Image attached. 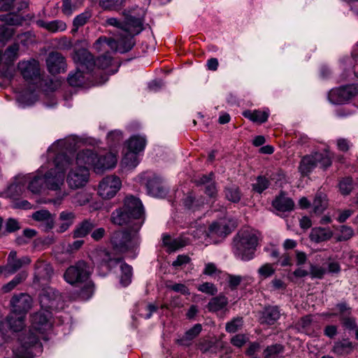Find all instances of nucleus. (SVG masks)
<instances>
[{
  "label": "nucleus",
  "instance_id": "nucleus-44",
  "mask_svg": "<svg viewBox=\"0 0 358 358\" xmlns=\"http://www.w3.org/2000/svg\"><path fill=\"white\" fill-rule=\"evenodd\" d=\"M125 0H100L99 5L105 10H117L124 6Z\"/></svg>",
  "mask_w": 358,
  "mask_h": 358
},
{
  "label": "nucleus",
  "instance_id": "nucleus-59",
  "mask_svg": "<svg viewBox=\"0 0 358 358\" xmlns=\"http://www.w3.org/2000/svg\"><path fill=\"white\" fill-rule=\"evenodd\" d=\"M299 325L306 331L308 332L310 329L311 326L313 325V317L310 315H306L303 317H302L299 322Z\"/></svg>",
  "mask_w": 358,
  "mask_h": 358
},
{
  "label": "nucleus",
  "instance_id": "nucleus-42",
  "mask_svg": "<svg viewBox=\"0 0 358 358\" xmlns=\"http://www.w3.org/2000/svg\"><path fill=\"white\" fill-rule=\"evenodd\" d=\"M352 344L348 340H343L335 343L332 352L338 355L349 354L352 350Z\"/></svg>",
  "mask_w": 358,
  "mask_h": 358
},
{
  "label": "nucleus",
  "instance_id": "nucleus-48",
  "mask_svg": "<svg viewBox=\"0 0 358 358\" xmlns=\"http://www.w3.org/2000/svg\"><path fill=\"white\" fill-rule=\"evenodd\" d=\"M225 196L229 201L237 203L240 201L241 195L238 188L233 186L225 189Z\"/></svg>",
  "mask_w": 358,
  "mask_h": 358
},
{
  "label": "nucleus",
  "instance_id": "nucleus-23",
  "mask_svg": "<svg viewBox=\"0 0 358 358\" xmlns=\"http://www.w3.org/2000/svg\"><path fill=\"white\" fill-rule=\"evenodd\" d=\"M20 346L14 350V358H32V353L29 349L37 344V338L33 336L31 338L30 341H25V337L19 338Z\"/></svg>",
  "mask_w": 358,
  "mask_h": 358
},
{
  "label": "nucleus",
  "instance_id": "nucleus-24",
  "mask_svg": "<svg viewBox=\"0 0 358 358\" xmlns=\"http://www.w3.org/2000/svg\"><path fill=\"white\" fill-rule=\"evenodd\" d=\"M146 185L148 194L152 196L163 198L167 194V189L158 177H153L148 181Z\"/></svg>",
  "mask_w": 358,
  "mask_h": 358
},
{
  "label": "nucleus",
  "instance_id": "nucleus-31",
  "mask_svg": "<svg viewBox=\"0 0 358 358\" xmlns=\"http://www.w3.org/2000/svg\"><path fill=\"white\" fill-rule=\"evenodd\" d=\"M273 206L280 212H287L293 210L294 203L290 198L280 194L273 201Z\"/></svg>",
  "mask_w": 358,
  "mask_h": 358
},
{
  "label": "nucleus",
  "instance_id": "nucleus-52",
  "mask_svg": "<svg viewBox=\"0 0 358 358\" xmlns=\"http://www.w3.org/2000/svg\"><path fill=\"white\" fill-rule=\"evenodd\" d=\"M259 275L263 278L271 277L275 273V268L271 264H265L260 266L257 271Z\"/></svg>",
  "mask_w": 358,
  "mask_h": 358
},
{
  "label": "nucleus",
  "instance_id": "nucleus-12",
  "mask_svg": "<svg viewBox=\"0 0 358 358\" xmlns=\"http://www.w3.org/2000/svg\"><path fill=\"white\" fill-rule=\"evenodd\" d=\"M92 258L97 265L99 274L101 276L106 275L121 261L120 258H112L110 253L105 249L94 251Z\"/></svg>",
  "mask_w": 358,
  "mask_h": 358
},
{
  "label": "nucleus",
  "instance_id": "nucleus-18",
  "mask_svg": "<svg viewBox=\"0 0 358 358\" xmlns=\"http://www.w3.org/2000/svg\"><path fill=\"white\" fill-rule=\"evenodd\" d=\"M46 64L48 70L51 74L63 73L66 69L65 57L58 52H52L48 55Z\"/></svg>",
  "mask_w": 358,
  "mask_h": 358
},
{
  "label": "nucleus",
  "instance_id": "nucleus-4",
  "mask_svg": "<svg viewBox=\"0 0 358 358\" xmlns=\"http://www.w3.org/2000/svg\"><path fill=\"white\" fill-rule=\"evenodd\" d=\"M77 162L79 164H87L96 173L113 169L117 162L116 153L109 152L98 155L91 150H83L77 154Z\"/></svg>",
  "mask_w": 358,
  "mask_h": 358
},
{
  "label": "nucleus",
  "instance_id": "nucleus-16",
  "mask_svg": "<svg viewBox=\"0 0 358 358\" xmlns=\"http://www.w3.org/2000/svg\"><path fill=\"white\" fill-rule=\"evenodd\" d=\"M39 300L41 308L46 311H49V310H55L59 308L61 296L55 289L48 287L42 290Z\"/></svg>",
  "mask_w": 358,
  "mask_h": 358
},
{
  "label": "nucleus",
  "instance_id": "nucleus-62",
  "mask_svg": "<svg viewBox=\"0 0 358 358\" xmlns=\"http://www.w3.org/2000/svg\"><path fill=\"white\" fill-rule=\"evenodd\" d=\"M0 20L6 22L8 25H15L20 23L18 17L11 13L1 15Z\"/></svg>",
  "mask_w": 358,
  "mask_h": 358
},
{
  "label": "nucleus",
  "instance_id": "nucleus-33",
  "mask_svg": "<svg viewBox=\"0 0 358 358\" xmlns=\"http://www.w3.org/2000/svg\"><path fill=\"white\" fill-rule=\"evenodd\" d=\"M228 303V299L224 295L220 294L209 301L207 308L210 312L217 313L226 309Z\"/></svg>",
  "mask_w": 358,
  "mask_h": 358
},
{
  "label": "nucleus",
  "instance_id": "nucleus-25",
  "mask_svg": "<svg viewBox=\"0 0 358 358\" xmlns=\"http://www.w3.org/2000/svg\"><path fill=\"white\" fill-rule=\"evenodd\" d=\"M333 234L330 228L318 227L312 229L309 238L311 241L318 243L329 240Z\"/></svg>",
  "mask_w": 358,
  "mask_h": 358
},
{
  "label": "nucleus",
  "instance_id": "nucleus-35",
  "mask_svg": "<svg viewBox=\"0 0 358 358\" xmlns=\"http://www.w3.org/2000/svg\"><path fill=\"white\" fill-rule=\"evenodd\" d=\"M25 315L11 313L8 316L6 324L13 331H20L24 326Z\"/></svg>",
  "mask_w": 358,
  "mask_h": 358
},
{
  "label": "nucleus",
  "instance_id": "nucleus-21",
  "mask_svg": "<svg viewBox=\"0 0 358 358\" xmlns=\"http://www.w3.org/2000/svg\"><path fill=\"white\" fill-rule=\"evenodd\" d=\"M31 259L27 256L17 258L16 251H11L7 258V268L8 275L14 274L25 265L31 263Z\"/></svg>",
  "mask_w": 358,
  "mask_h": 358
},
{
  "label": "nucleus",
  "instance_id": "nucleus-34",
  "mask_svg": "<svg viewBox=\"0 0 358 358\" xmlns=\"http://www.w3.org/2000/svg\"><path fill=\"white\" fill-rule=\"evenodd\" d=\"M231 227H234V224H232ZM209 231L211 235L225 236L230 233L231 226L227 224L225 220H221L219 222H213L209 227Z\"/></svg>",
  "mask_w": 358,
  "mask_h": 358
},
{
  "label": "nucleus",
  "instance_id": "nucleus-38",
  "mask_svg": "<svg viewBox=\"0 0 358 358\" xmlns=\"http://www.w3.org/2000/svg\"><path fill=\"white\" fill-rule=\"evenodd\" d=\"M213 174L211 173L208 176H203L200 178L196 182L199 185H206L205 192L210 198H214L217 195V189L214 182L212 181V176Z\"/></svg>",
  "mask_w": 358,
  "mask_h": 358
},
{
  "label": "nucleus",
  "instance_id": "nucleus-55",
  "mask_svg": "<svg viewBox=\"0 0 358 358\" xmlns=\"http://www.w3.org/2000/svg\"><path fill=\"white\" fill-rule=\"evenodd\" d=\"M339 189L342 194H349L352 189V180L350 178H343L339 183Z\"/></svg>",
  "mask_w": 358,
  "mask_h": 358
},
{
  "label": "nucleus",
  "instance_id": "nucleus-32",
  "mask_svg": "<svg viewBox=\"0 0 358 358\" xmlns=\"http://www.w3.org/2000/svg\"><path fill=\"white\" fill-rule=\"evenodd\" d=\"M36 23L38 27L44 28L52 33L63 31L66 29V23L58 20L50 22L38 20Z\"/></svg>",
  "mask_w": 358,
  "mask_h": 358
},
{
  "label": "nucleus",
  "instance_id": "nucleus-47",
  "mask_svg": "<svg viewBox=\"0 0 358 358\" xmlns=\"http://www.w3.org/2000/svg\"><path fill=\"white\" fill-rule=\"evenodd\" d=\"M243 324V318L237 317L228 322L226 324L225 329L228 333H235L242 328Z\"/></svg>",
  "mask_w": 358,
  "mask_h": 358
},
{
  "label": "nucleus",
  "instance_id": "nucleus-6",
  "mask_svg": "<svg viewBox=\"0 0 358 358\" xmlns=\"http://www.w3.org/2000/svg\"><path fill=\"white\" fill-rule=\"evenodd\" d=\"M44 171V166H41L35 173L17 176L15 182L8 187L9 194L13 196L20 194L26 183L31 193L39 194L45 186L42 178Z\"/></svg>",
  "mask_w": 358,
  "mask_h": 358
},
{
  "label": "nucleus",
  "instance_id": "nucleus-51",
  "mask_svg": "<svg viewBox=\"0 0 358 358\" xmlns=\"http://www.w3.org/2000/svg\"><path fill=\"white\" fill-rule=\"evenodd\" d=\"M14 29L8 26L0 27V43H6L14 34Z\"/></svg>",
  "mask_w": 358,
  "mask_h": 358
},
{
  "label": "nucleus",
  "instance_id": "nucleus-54",
  "mask_svg": "<svg viewBox=\"0 0 358 358\" xmlns=\"http://www.w3.org/2000/svg\"><path fill=\"white\" fill-rule=\"evenodd\" d=\"M268 185L269 182L265 177L259 176L257 178V182L252 185V188L255 192L262 193Z\"/></svg>",
  "mask_w": 358,
  "mask_h": 358
},
{
  "label": "nucleus",
  "instance_id": "nucleus-28",
  "mask_svg": "<svg viewBox=\"0 0 358 358\" xmlns=\"http://www.w3.org/2000/svg\"><path fill=\"white\" fill-rule=\"evenodd\" d=\"M110 220L117 225L130 224L131 228L134 229V220L122 208L117 209L112 213Z\"/></svg>",
  "mask_w": 358,
  "mask_h": 358
},
{
  "label": "nucleus",
  "instance_id": "nucleus-57",
  "mask_svg": "<svg viewBox=\"0 0 358 358\" xmlns=\"http://www.w3.org/2000/svg\"><path fill=\"white\" fill-rule=\"evenodd\" d=\"M197 289L199 291L210 295H214L217 292L215 286L210 282H204L199 285Z\"/></svg>",
  "mask_w": 358,
  "mask_h": 358
},
{
  "label": "nucleus",
  "instance_id": "nucleus-45",
  "mask_svg": "<svg viewBox=\"0 0 358 358\" xmlns=\"http://www.w3.org/2000/svg\"><path fill=\"white\" fill-rule=\"evenodd\" d=\"M122 274L120 277V282L123 286H127L131 282L132 268L126 263L121 264Z\"/></svg>",
  "mask_w": 358,
  "mask_h": 358
},
{
  "label": "nucleus",
  "instance_id": "nucleus-53",
  "mask_svg": "<svg viewBox=\"0 0 358 358\" xmlns=\"http://www.w3.org/2000/svg\"><path fill=\"white\" fill-rule=\"evenodd\" d=\"M90 200V196L83 192H78L72 197V203L78 206L85 205Z\"/></svg>",
  "mask_w": 358,
  "mask_h": 358
},
{
  "label": "nucleus",
  "instance_id": "nucleus-46",
  "mask_svg": "<svg viewBox=\"0 0 358 358\" xmlns=\"http://www.w3.org/2000/svg\"><path fill=\"white\" fill-rule=\"evenodd\" d=\"M283 352V347L280 344H275L268 346L264 351V358H275Z\"/></svg>",
  "mask_w": 358,
  "mask_h": 358
},
{
  "label": "nucleus",
  "instance_id": "nucleus-2",
  "mask_svg": "<svg viewBox=\"0 0 358 358\" xmlns=\"http://www.w3.org/2000/svg\"><path fill=\"white\" fill-rule=\"evenodd\" d=\"M65 141H57L48 149V157L54 158V168L48 171L45 170L43 173V180L45 187L50 190L57 191L60 189L64 185V173L70 165V159L65 150Z\"/></svg>",
  "mask_w": 358,
  "mask_h": 358
},
{
  "label": "nucleus",
  "instance_id": "nucleus-11",
  "mask_svg": "<svg viewBox=\"0 0 358 358\" xmlns=\"http://www.w3.org/2000/svg\"><path fill=\"white\" fill-rule=\"evenodd\" d=\"M331 164V157L328 152H315L303 157L300 162L299 170L303 176L308 175L317 166L327 168Z\"/></svg>",
  "mask_w": 358,
  "mask_h": 358
},
{
  "label": "nucleus",
  "instance_id": "nucleus-37",
  "mask_svg": "<svg viewBox=\"0 0 358 358\" xmlns=\"http://www.w3.org/2000/svg\"><path fill=\"white\" fill-rule=\"evenodd\" d=\"M243 116L254 122L263 123L265 122L269 115L268 110H245L243 113Z\"/></svg>",
  "mask_w": 358,
  "mask_h": 358
},
{
  "label": "nucleus",
  "instance_id": "nucleus-39",
  "mask_svg": "<svg viewBox=\"0 0 358 358\" xmlns=\"http://www.w3.org/2000/svg\"><path fill=\"white\" fill-rule=\"evenodd\" d=\"M139 162L137 153L127 151L121 161V166L127 170H132L138 166Z\"/></svg>",
  "mask_w": 358,
  "mask_h": 358
},
{
  "label": "nucleus",
  "instance_id": "nucleus-13",
  "mask_svg": "<svg viewBox=\"0 0 358 358\" xmlns=\"http://www.w3.org/2000/svg\"><path fill=\"white\" fill-rule=\"evenodd\" d=\"M122 182L120 179L114 175L104 177L99 182L98 194L103 199H110L115 196L120 189Z\"/></svg>",
  "mask_w": 358,
  "mask_h": 358
},
{
  "label": "nucleus",
  "instance_id": "nucleus-5",
  "mask_svg": "<svg viewBox=\"0 0 358 358\" xmlns=\"http://www.w3.org/2000/svg\"><path fill=\"white\" fill-rule=\"evenodd\" d=\"M76 64V71L70 73L68 78L69 83L73 87H80L85 83L84 74L94 69L92 55L86 49L76 50L72 56Z\"/></svg>",
  "mask_w": 358,
  "mask_h": 358
},
{
  "label": "nucleus",
  "instance_id": "nucleus-3",
  "mask_svg": "<svg viewBox=\"0 0 358 358\" xmlns=\"http://www.w3.org/2000/svg\"><path fill=\"white\" fill-rule=\"evenodd\" d=\"M142 222L134 224V229L114 231L110 236V244L117 253H125L134 251L139 245L138 231Z\"/></svg>",
  "mask_w": 358,
  "mask_h": 358
},
{
  "label": "nucleus",
  "instance_id": "nucleus-58",
  "mask_svg": "<svg viewBox=\"0 0 358 358\" xmlns=\"http://www.w3.org/2000/svg\"><path fill=\"white\" fill-rule=\"evenodd\" d=\"M248 339V337L245 334H236L231 338V343L237 348H241L247 343Z\"/></svg>",
  "mask_w": 358,
  "mask_h": 358
},
{
  "label": "nucleus",
  "instance_id": "nucleus-50",
  "mask_svg": "<svg viewBox=\"0 0 358 358\" xmlns=\"http://www.w3.org/2000/svg\"><path fill=\"white\" fill-rule=\"evenodd\" d=\"M19 45L15 43L6 50L3 56L8 62H13L17 57Z\"/></svg>",
  "mask_w": 358,
  "mask_h": 358
},
{
  "label": "nucleus",
  "instance_id": "nucleus-27",
  "mask_svg": "<svg viewBox=\"0 0 358 358\" xmlns=\"http://www.w3.org/2000/svg\"><path fill=\"white\" fill-rule=\"evenodd\" d=\"M201 330V324H194L191 329L186 331L183 335L179 336V338L176 341L177 343L183 346L190 345L192 344V341L199 336Z\"/></svg>",
  "mask_w": 358,
  "mask_h": 358
},
{
  "label": "nucleus",
  "instance_id": "nucleus-63",
  "mask_svg": "<svg viewBox=\"0 0 358 358\" xmlns=\"http://www.w3.org/2000/svg\"><path fill=\"white\" fill-rule=\"evenodd\" d=\"M20 99L27 105H31L37 100V95L34 92H31L29 94L27 92H24L20 96Z\"/></svg>",
  "mask_w": 358,
  "mask_h": 358
},
{
  "label": "nucleus",
  "instance_id": "nucleus-60",
  "mask_svg": "<svg viewBox=\"0 0 358 358\" xmlns=\"http://www.w3.org/2000/svg\"><path fill=\"white\" fill-rule=\"evenodd\" d=\"M326 273V269L320 266L311 265L310 274L312 278H322Z\"/></svg>",
  "mask_w": 358,
  "mask_h": 358
},
{
  "label": "nucleus",
  "instance_id": "nucleus-9",
  "mask_svg": "<svg viewBox=\"0 0 358 358\" xmlns=\"http://www.w3.org/2000/svg\"><path fill=\"white\" fill-rule=\"evenodd\" d=\"M93 268L83 260L70 266L64 273L65 281L71 285H78L87 280L92 273Z\"/></svg>",
  "mask_w": 358,
  "mask_h": 358
},
{
  "label": "nucleus",
  "instance_id": "nucleus-30",
  "mask_svg": "<svg viewBox=\"0 0 358 358\" xmlns=\"http://www.w3.org/2000/svg\"><path fill=\"white\" fill-rule=\"evenodd\" d=\"M76 220V214L72 211L64 210L59 213V221L60 224L57 232L64 233L71 227Z\"/></svg>",
  "mask_w": 358,
  "mask_h": 358
},
{
  "label": "nucleus",
  "instance_id": "nucleus-22",
  "mask_svg": "<svg viewBox=\"0 0 358 358\" xmlns=\"http://www.w3.org/2000/svg\"><path fill=\"white\" fill-rule=\"evenodd\" d=\"M281 313L278 306H268L260 313L259 322L263 324H274L280 317Z\"/></svg>",
  "mask_w": 358,
  "mask_h": 358
},
{
  "label": "nucleus",
  "instance_id": "nucleus-49",
  "mask_svg": "<svg viewBox=\"0 0 358 358\" xmlns=\"http://www.w3.org/2000/svg\"><path fill=\"white\" fill-rule=\"evenodd\" d=\"M340 234L336 237L337 241H345L351 238L354 235V231L350 227L343 225L341 227Z\"/></svg>",
  "mask_w": 358,
  "mask_h": 358
},
{
  "label": "nucleus",
  "instance_id": "nucleus-36",
  "mask_svg": "<svg viewBox=\"0 0 358 358\" xmlns=\"http://www.w3.org/2000/svg\"><path fill=\"white\" fill-rule=\"evenodd\" d=\"M94 224L89 220H85L78 224L73 231L74 238L86 236L94 227Z\"/></svg>",
  "mask_w": 358,
  "mask_h": 358
},
{
  "label": "nucleus",
  "instance_id": "nucleus-10",
  "mask_svg": "<svg viewBox=\"0 0 358 358\" xmlns=\"http://www.w3.org/2000/svg\"><path fill=\"white\" fill-rule=\"evenodd\" d=\"M71 169L66 177V182L71 189H78L84 187L89 180L90 172L87 164H79L77 157L75 162L70 159Z\"/></svg>",
  "mask_w": 358,
  "mask_h": 358
},
{
  "label": "nucleus",
  "instance_id": "nucleus-14",
  "mask_svg": "<svg viewBox=\"0 0 358 358\" xmlns=\"http://www.w3.org/2000/svg\"><path fill=\"white\" fill-rule=\"evenodd\" d=\"M357 94L358 85H350L331 90L328 98L331 103L341 104Z\"/></svg>",
  "mask_w": 358,
  "mask_h": 358
},
{
  "label": "nucleus",
  "instance_id": "nucleus-26",
  "mask_svg": "<svg viewBox=\"0 0 358 358\" xmlns=\"http://www.w3.org/2000/svg\"><path fill=\"white\" fill-rule=\"evenodd\" d=\"M162 241L169 252H173L187 245L189 241L184 236L172 238L170 236L165 234L163 236Z\"/></svg>",
  "mask_w": 358,
  "mask_h": 358
},
{
  "label": "nucleus",
  "instance_id": "nucleus-7",
  "mask_svg": "<svg viewBox=\"0 0 358 358\" xmlns=\"http://www.w3.org/2000/svg\"><path fill=\"white\" fill-rule=\"evenodd\" d=\"M257 241V236L253 230L245 229L241 231L238 238L234 240V255L242 261L253 259Z\"/></svg>",
  "mask_w": 358,
  "mask_h": 358
},
{
  "label": "nucleus",
  "instance_id": "nucleus-1",
  "mask_svg": "<svg viewBox=\"0 0 358 358\" xmlns=\"http://www.w3.org/2000/svg\"><path fill=\"white\" fill-rule=\"evenodd\" d=\"M142 15L143 11L141 10ZM125 21L121 22L117 18L110 17L106 20V24L119 29V38L116 41L112 38L100 37L94 44V48L97 51L105 50L106 55L99 57L96 61L93 59L94 68L105 69L108 68L112 61V57L109 50L118 51L124 53L130 50L134 45V36L141 33L143 29V16L138 17L124 11Z\"/></svg>",
  "mask_w": 358,
  "mask_h": 358
},
{
  "label": "nucleus",
  "instance_id": "nucleus-20",
  "mask_svg": "<svg viewBox=\"0 0 358 358\" xmlns=\"http://www.w3.org/2000/svg\"><path fill=\"white\" fill-rule=\"evenodd\" d=\"M10 303L13 306L12 313L25 315L31 307L32 299L28 294H20L19 295L14 296Z\"/></svg>",
  "mask_w": 358,
  "mask_h": 358
},
{
  "label": "nucleus",
  "instance_id": "nucleus-56",
  "mask_svg": "<svg viewBox=\"0 0 358 358\" xmlns=\"http://www.w3.org/2000/svg\"><path fill=\"white\" fill-rule=\"evenodd\" d=\"M107 139L108 143L111 146H114L120 143L122 139V134L119 130L110 131L107 136Z\"/></svg>",
  "mask_w": 358,
  "mask_h": 358
},
{
  "label": "nucleus",
  "instance_id": "nucleus-40",
  "mask_svg": "<svg viewBox=\"0 0 358 358\" xmlns=\"http://www.w3.org/2000/svg\"><path fill=\"white\" fill-rule=\"evenodd\" d=\"M31 217L36 221L45 222L47 229H51L54 227V220L48 210H37L32 214Z\"/></svg>",
  "mask_w": 358,
  "mask_h": 358
},
{
  "label": "nucleus",
  "instance_id": "nucleus-8",
  "mask_svg": "<svg viewBox=\"0 0 358 358\" xmlns=\"http://www.w3.org/2000/svg\"><path fill=\"white\" fill-rule=\"evenodd\" d=\"M50 317V312L46 310L45 313L39 312L34 314L31 316V325L29 332L23 334L19 338L25 337V341H30L31 337L36 336L38 342L39 338H43L45 333L51 329Z\"/></svg>",
  "mask_w": 358,
  "mask_h": 358
},
{
  "label": "nucleus",
  "instance_id": "nucleus-15",
  "mask_svg": "<svg viewBox=\"0 0 358 358\" xmlns=\"http://www.w3.org/2000/svg\"><path fill=\"white\" fill-rule=\"evenodd\" d=\"M122 208L134 220V223L144 221V210L141 201L133 196H127L124 202Z\"/></svg>",
  "mask_w": 358,
  "mask_h": 358
},
{
  "label": "nucleus",
  "instance_id": "nucleus-41",
  "mask_svg": "<svg viewBox=\"0 0 358 358\" xmlns=\"http://www.w3.org/2000/svg\"><path fill=\"white\" fill-rule=\"evenodd\" d=\"M328 206L326 194L322 192H317L313 199L312 206L315 213H322Z\"/></svg>",
  "mask_w": 358,
  "mask_h": 358
},
{
  "label": "nucleus",
  "instance_id": "nucleus-29",
  "mask_svg": "<svg viewBox=\"0 0 358 358\" xmlns=\"http://www.w3.org/2000/svg\"><path fill=\"white\" fill-rule=\"evenodd\" d=\"M147 141L145 136L134 135L126 142L128 151L138 154L144 150Z\"/></svg>",
  "mask_w": 358,
  "mask_h": 358
},
{
  "label": "nucleus",
  "instance_id": "nucleus-17",
  "mask_svg": "<svg viewBox=\"0 0 358 358\" xmlns=\"http://www.w3.org/2000/svg\"><path fill=\"white\" fill-rule=\"evenodd\" d=\"M53 269L50 264L42 259H38L34 264V282L45 285L51 279Z\"/></svg>",
  "mask_w": 358,
  "mask_h": 358
},
{
  "label": "nucleus",
  "instance_id": "nucleus-43",
  "mask_svg": "<svg viewBox=\"0 0 358 358\" xmlns=\"http://www.w3.org/2000/svg\"><path fill=\"white\" fill-rule=\"evenodd\" d=\"M27 276L26 272H21L16 275L9 282L2 287V291L7 293L13 290L18 284L24 280Z\"/></svg>",
  "mask_w": 358,
  "mask_h": 358
},
{
  "label": "nucleus",
  "instance_id": "nucleus-19",
  "mask_svg": "<svg viewBox=\"0 0 358 358\" xmlns=\"http://www.w3.org/2000/svg\"><path fill=\"white\" fill-rule=\"evenodd\" d=\"M18 69L23 78L27 81L34 80L39 78V64L36 59L19 62Z\"/></svg>",
  "mask_w": 358,
  "mask_h": 358
},
{
  "label": "nucleus",
  "instance_id": "nucleus-64",
  "mask_svg": "<svg viewBox=\"0 0 358 358\" xmlns=\"http://www.w3.org/2000/svg\"><path fill=\"white\" fill-rule=\"evenodd\" d=\"M84 243L83 240H76L73 241L72 243L68 245L66 252L71 254L78 251L82 248Z\"/></svg>",
  "mask_w": 358,
  "mask_h": 358
},
{
  "label": "nucleus",
  "instance_id": "nucleus-61",
  "mask_svg": "<svg viewBox=\"0 0 358 358\" xmlns=\"http://www.w3.org/2000/svg\"><path fill=\"white\" fill-rule=\"evenodd\" d=\"M77 9V6L70 0H63L62 12L66 15H71Z\"/></svg>",
  "mask_w": 358,
  "mask_h": 358
}]
</instances>
